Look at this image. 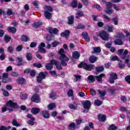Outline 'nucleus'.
I'll use <instances>...</instances> for the list:
<instances>
[{
	"label": "nucleus",
	"instance_id": "nucleus-27",
	"mask_svg": "<svg viewBox=\"0 0 130 130\" xmlns=\"http://www.w3.org/2000/svg\"><path fill=\"white\" fill-rule=\"evenodd\" d=\"M8 30L9 31V32H11V33H16V32L17 31V29H16V28H15L14 27H11V26H9L8 27Z\"/></svg>",
	"mask_w": 130,
	"mask_h": 130
},
{
	"label": "nucleus",
	"instance_id": "nucleus-26",
	"mask_svg": "<svg viewBox=\"0 0 130 130\" xmlns=\"http://www.w3.org/2000/svg\"><path fill=\"white\" fill-rule=\"evenodd\" d=\"M45 68L46 70H48V71H51L52 69H53V66H52L51 63H49L46 64Z\"/></svg>",
	"mask_w": 130,
	"mask_h": 130
},
{
	"label": "nucleus",
	"instance_id": "nucleus-60",
	"mask_svg": "<svg viewBox=\"0 0 130 130\" xmlns=\"http://www.w3.org/2000/svg\"><path fill=\"white\" fill-rule=\"evenodd\" d=\"M30 75L31 77H32V78H34V77H35L36 75V72H35V70H31Z\"/></svg>",
	"mask_w": 130,
	"mask_h": 130
},
{
	"label": "nucleus",
	"instance_id": "nucleus-30",
	"mask_svg": "<svg viewBox=\"0 0 130 130\" xmlns=\"http://www.w3.org/2000/svg\"><path fill=\"white\" fill-rule=\"evenodd\" d=\"M69 129L70 130H75L76 129V124L75 123H72L69 125L68 127Z\"/></svg>",
	"mask_w": 130,
	"mask_h": 130
},
{
	"label": "nucleus",
	"instance_id": "nucleus-48",
	"mask_svg": "<svg viewBox=\"0 0 130 130\" xmlns=\"http://www.w3.org/2000/svg\"><path fill=\"white\" fill-rule=\"evenodd\" d=\"M7 16H12V15H14L13 13V11L11 9H8L7 11Z\"/></svg>",
	"mask_w": 130,
	"mask_h": 130
},
{
	"label": "nucleus",
	"instance_id": "nucleus-57",
	"mask_svg": "<svg viewBox=\"0 0 130 130\" xmlns=\"http://www.w3.org/2000/svg\"><path fill=\"white\" fill-rule=\"evenodd\" d=\"M9 129H11V126H10L8 127L2 126L0 128V130H9Z\"/></svg>",
	"mask_w": 130,
	"mask_h": 130
},
{
	"label": "nucleus",
	"instance_id": "nucleus-49",
	"mask_svg": "<svg viewBox=\"0 0 130 130\" xmlns=\"http://www.w3.org/2000/svg\"><path fill=\"white\" fill-rule=\"evenodd\" d=\"M117 36L118 38H119V39H124V35H123V34H122V33H118Z\"/></svg>",
	"mask_w": 130,
	"mask_h": 130
},
{
	"label": "nucleus",
	"instance_id": "nucleus-44",
	"mask_svg": "<svg viewBox=\"0 0 130 130\" xmlns=\"http://www.w3.org/2000/svg\"><path fill=\"white\" fill-rule=\"evenodd\" d=\"M94 104L95 105H96V106H100V105L102 104V102L99 100H96L94 101Z\"/></svg>",
	"mask_w": 130,
	"mask_h": 130
},
{
	"label": "nucleus",
	"instance_id": "nucleus-11",
	"mask_svg": "<svg viewBox=\"0 0 130 130\" xmlns=\"http://www.w3.org/2000/svg\"><path fill=\"white\" fill-rule=\"evenodd\" d=\"M16 62H17V67H21V66H24V64L23 63L22 57H17L16 58Z\"/></svg>",
	"mask_w": 130,
	"mask_h": 130
},
{
	"label": "nucleus",
	"instance_id": "nucleus-2",
	"mask_svg": "<svg viewBox=\"0 0 130 130\" xmlns=\"http://www.w3.org/2000/svg\"><path fill=\"white\" fill-rule=\"evenodd\" d=\"M45 10H46L44 12V16L46 19L50 20L51 19V16H52V13L51 12L53 11V8L49 6H45Z\"/></svg>",
	"mask_w": 130,
	"mask_h": 130
},
{
	"label": "nucleus",
	"instance_id": "nucleus-59",
	"mask_svg": "<svg viewBox=\"0 0 130 130\" xmlns=\"http://www.w3.org/2000/svg\"><path fill=\"white\" fill-rule=\"evenodd\" d=\"M112 21L115 25H118V19L117 18H112Z\"/></svg>",
	"mask_w": 130,
	"mask_h": 130
},
{
	"label": "nucleus",
	"instance_id": "nucleus-50",
	"mask_svg": "<svg viewBox=\"0 0 130 130\" xmlns=\"http://www.w3.org/2000/svg\"><path fill=\"white\" fill-rule=\"evenodd\" d=\"M33 66L36 68H38L39 69H40V68H42V64L40 63H34L33 64Z\"/></svg>",
	"mask_w": 130,
	"mask_h": 130
},
{
	"label": "nucleus",
	"instance_id": "nucleus-41",
	"mask_svg": "<svg viewBox=\"0 0 130 130\" xmlns=\"http://www.w3.org/2000/svg\"><path fill=\"white\" fill-rule=\"evenodd\" d=\"M49 97L51 99H55L56 98V93L55 92H52L49 94Z\"/></svg>",
	"mask_w": 130,
	"mask_h": 130
},
{
	"label": "nucleus",
	"instance_id": "nucleus-3",
	"mask_svg": "<svg viewBox=\"0 0 130 130\" xmlns=\"http://www.w3.org/2000/svg\"><path fill=\"white\" fill-rule=\"evenodd\" d=\"M9 107H12V108H18V104L13 102L12 100L9 101L7 105L2 108V112H6L8 110Z\"/></svg>",
	"mask_w": 130,
	"mask_h": 130
},
{
	"label": "nucleus",
	"instance_id": "nucleus-1",
	"mask_svg": "<svg viewBox=\"0 0 130 130\" xmlns=\"http://www.w3.org/2000/svg\"><path fill=\"white\" fill-rule=\"evenodd\" d=\"M78 68L80 69L83 68L84 70L85 71H87L88 72H91L92 70H94V64H87V63H85L84 62H81L79 65Z\"/></svg>",
	"mask_w": 130,
	"mask_h": 130
},
{
	"label": "nucleus",
	"instance_id": "nucleus-38",
	"mask_svg": "<svg viewBox=\"0 0 130 130\" xmlns=\"http://www.w3.org/2000/svg\"><path fill=\"white\" fill-rule=\"evenodd\" d=\"M105 12L108 15H112V14H113V10H112V9H109L108 8H107L105 10Z\"/></svg>",
	"mask_w": 130,
	"mask_h": 130
},
{
	"label": "nucleus",
	"instance_id": "nucleus-17",
	"mask_svg": "<svg viewBox=\"0 0 130 130\" xmlns=\"http://www.w3.org/2000/svg\"><path fill=\"white\" fill-rule=\"evenodd\" d=\"M87 82L89 84H91V83H94V82H95V77L92 75H90L87 77Z\"/></svg>",
	"mask_w": 130,
	"mask_h": 130
},
{
	"label": "nucleus",
	"instance_id": "nucleus-32",
	"mask_svg": "<svg viewBox=\"0 0 130 130\" xmlns=\"http://www.w3.org/2000/svg\"><path fill=\"white\" fill-rule=\"evenodd\" d=\"M56 106L55 105V104H54V103L50 104L48 106V109H49V110H52V109H53V108H55Z\"/></svg>",
	"mask_w": 130,
	"mask_h": 130
},
{
	"label": "nucleus",
	"instance_id": "nucleus-20",
	"mask_svg": "<svg viewBox=\"0 0 130 130\" xmlns=\"http://www.w3.org/2000/svg\"><path fill=\"white\" fill-rule=\"evenodd\" d=\"M41 26H42V22H35L32 25V27L36 28H40V27H41Z\"/></svg>",
	"mask_w": 130,
	"mask_h": 130
},
{
	"label": "nucleus",
	"instance_id": "nucleus-23",
	"mask_svg": "<svg viewBox=\"0 0 130 130\" xmlns=\"http://www.w3.org/2000/svg\"><path fill=\"white\" fill-rule=\"evenodd\" d=\"M17 83L21 85H25L26 84V80L23 78H20L17 79Z\"/></svg>",
	"mask_w": 130,
	"mask_h": 130
},
{
	"label": "nucleus",
	"instance_id": "nucleus-45",
	"mask_svg": "<svg viewBox=\"0 0 130 130\" xmlns=\"http://www.w3.org/2000/svg\"><path fill=\"white\" fill-rule=\"evenodd\" d=\"M11 39H12V38H11V37H8L7 35L5 36V40L6 43H8V42H10V41H11Z\"/></svg>",
	"mask_w": 130,
	"mask_h": 130
},
{
	"label": "nucleus",
	"instance_id": "nucleus-24",
	"mask_svg": "<svg viewBox=\"0 0 130 130\" xmlns=\"http://www.w3.org/2000/svg\"><path fill=\"white\" fill-rule=\"evenodd\" d=\"M84 17V12L81 11H77L75 18L76 19H80V17Z\"/></svg>",
	"mask_w": 130,
	"mask_h": 130
},
{
	"label": "nucleus",
	"instance_id": "nucleus-8",
	"mask_svg": "<svg viewBox=\"0 0 130 130\" xmlns=\"http://www.w3.org/2000/svg\"><path fill=\"white\" fill-rule=\"evenodd\" d=\"M108 36H109V34H107L105 31H103L100 34V37L105 41H108L109 40Z\"/></svg>",
	"mask_w": 130,
	"mask_h": 130
},
{
	"label": "nucleus",
	"instance_id": "nucleus-58",
	"mask_svg": "<svg viewBox=\"0 0 130 130\" xmlns=\"http://www.w3.org/2000/svg\"><path fill=\"white\" fill-rule=\"evenodd\" d=\"M74 93V91L73 89H70L68 92V95L69 97H72L73 96V94Z\"/></svg>",
	"mask_w": 130,
	"mask_h": 130
},
{
	"label": "nucleus",
	"instance_id": "nucleus-64",
	"mask_svg": "<svg viewBox=\"0 0 130 130\" xmlns=\"http://www.w3.org/2000/svg\"><path fill=\"white\" fill-rule=\"evenodd\" d=\"M112 45V42H108L105 45V46H106L107 48H110Z\"/></svg>",
	"mask_w": 130,
	"mask_h": 130
},
{
	"label": "nucleus",
	"instance_id": "nucleus-13",
	"mask_svg": "<svg viewBox=\"0 0 130 130\" xmlns=\"http://www.w3.org/2000/svg\"><path fill=\"white\" fill-rule=\"evenodd\" d=\"M31 112L32 114L36 115L40 112V109L38 108H32L31 110Z\"/></svg>",
	"mask_w": 130,
	"mask_h": 130
},
{
	"label": "nucleus",
	"instance_id": "nucleus-46",
	"mask_svg": "<svg viewBox=\"0 0 130 130\" xmlns=\"http://www.w3.org/2000/svg\"><path fill=\"white\" fill-rule=\"evenodd\" d=\"M69 106L70 109H74V110L78 109V107L73 104H71Z\"/></svg>",
	"mask_w": 130,
	"mask_h": 130
},
{
	"label": "nucleus",
	"instance_id": "nucleus-53",
	"mask_svg": "<svg viewBox=\"0 0 130 130\" xmlns=\"http://www.w3.org/2000/svg\"><path fill=\"white\" fill-rule=\"evenodd\" d=\"M2 90L4 92H3L4 96H9L10 94L9 93V91L5 90V89L4 88H2Z\"/></svg>",
	"mask_w": 130,
	"mask_h": 130
},
{
	"label": "nucleus",
	"instance_id": "nucleus-52",
	"mask_svg": "<svg viewBox=\"0 0 130 130\" xmlns=\"http://www.w3.org/2000/svg\"><path fill=\"white\" fill-rule=\"evenodd\" d=\"M38 49L39 51H40V52H41V53H45V52H46V50H45V49H44V48L39 47Z\"/></svg>",
	"mask_w": 130,
	"mask_h": 130
},
{
	"label": "nucleus",
	"instance_id": "nucleus-5",
	"mask_svg": "<svg viewBox=\"0 0 130 130\" xmlns=\"http://www.w3.org/2000/svg\"><path fill=\"white\" fill-rule=\"evenodd\" d=\"M48 75V73L47 72H40L37 78L38 83H41L42 80H44Z\"/></svg>",
	"mask_w": 130,
	"mask_h": 130
},
{
	"label": "nucleus",
	"instance_id": "nucleus-37",
	"mask_svg": "<svg viewBox=\"0 0 130 130\" xmlns=\"http://www.w3.org/2000/svg\"><path fill=\"white\" fill-rule=\"evenodd\" d=\"M28 97V95L26 93H21L20 95V99H22V100H26Z\"/></svg>",
	"mask_w": 130,
	"mask_h": 130
},
{
	"label": "nucleus",
	"instance_id": "nucleus-62",
	"mask_svg": "<svg viewBox=\"0 0 130 130\" xmlns=\"http://www.w3.org/2000/svg\"><path fill=\"white\" fill-rule=\"evenodd\" d=\"M71 7H72V8H77V7H78V5H77V1H73L71 3Z\"/></svg>",
	"mask_w": 130,
	"mask_h": 130
},
{
	"label": "nucleus",
	"instance_id": "nucleus-40",
	"mask_svg": "<svg viewBox=\"0 0 130 130\" xmlns=\"http://www.w3.org/2000/svg\"><path fill=\"white\" fill-rule=\"evenodd\" d=\"M7 51L10 53H13L14 52V47L12 46H9L7 48Z\"/></svg>",
	"mask_w": 130,
	"mask_h": 130
},
{
	"label": "nucleus",
	"instance_id": "nucleus-18",
	"mask_svg": "<svg viewBox=\"0 0 130 130\" xmlns=\"http://www.w3.org/2000/svg\"><path fill=\"white\" fill-rule=\"evenodd\" d=\"M105 77V74L102 73L100 75L95 76V78H96L98 82H99L100 83L102 82V77Z\"/></svg>",
	"mask_w": 130,
	"mask_h": 130
},
{
	"label": "nucleus",
	"instance_id": "nucleus-25",
	"mask_svg": "<svg viewBox=\"0 0 130 130\" xmlns=\"http://www.w3.org/2000/svg\"><path fill=\"white\" fill-rule=\"evenodd\" d=\"M98 118L100 121H105V120H106V116L103 114H100L98 116Z\"/></svg>",
	"mask_w": 130,
	"mask_h": 130
},
{
	"label": "nucleus",
	"instance_id": "nucleus-6",
	"mask_svg": "<svg viewBox=\"0 0 130 130\" xmlns=\"http://www.w3.org/2000/svg\"><path fill=\"white\" fill-rule=\"evenodd\" d=\"M128 51L127 50H125L122 54L121 58L125 60V63H128L129 62L130 55H127Z\"/></svg>",
	"mask_w": 130,
	"mask_h": 130
},
{
	"label": "nucleus",
	"instance_id": "nucleus-63",
	"mask_svg": "<svg viewBox=\"0 0 130 130\" xmlns=\"http://www.w3.org/2000/svg\"><path fill=\"white\" fill-rule=\"evenodd\" d=\"M125 81L130 84V75H127L125 77Z\"/></svg>",
	"mask_w": 130,
	"mask_h": 130
},
{
	"label": "nucleus",
	"instance_id": "nucleus-36",
	"mask_svg": "<svg viewBox=\"0 0 130 130\" xmlns=\"http://www.w3.org/2000/svg\"><path fill=\"white\" fill-rule=\"evenodd\" d=\"M21 40L24 42H27V41H29V38H28V37L25 35H22L21 36Z\"/></svg>",
	"mask_w": 130,
	"mask_h": 130
},
{
	"label": "nucleus",
	"instance_id": "nucleus-19",
	"mask_svg": "<svg viewBox=\"0 0 130 130\" xmlns=\"http://www.w3.org/2000/svg\"><path fill=\"white\" fill-rule=\"evenodd\" d=\"M42 114L44 118H48L50 116V115L49 114V113H48V112L46 110L42 111Z\"/></svg>",
	"mask_w": 130,
	"mask_h": 130
},
{
	"label": "nucleus",
	"instance_id": "nucleus-16",
	"mask_svg": "<svg viewBox=\"0 0 130 130\" xmlns=\"http://www.w3.org/2000/svg\"><path fill=\"white\" fill-rule=\"evenodd\" d=\"M72 57L75 59H79V58H80V53H79V52L77 51L73 52L72 53Z\"/></svg>",
	"mask_w": 130,
	"mask_h": 130
},
{
	"label": "nucleus",
	"instance_id": "nucleus-12",
	"mask_svg": "<svg viewBox=\"0 0 130 130\" xmlns=\"http://www.w3.org/2000/svg\"><path fill=\"white\" fill-rule=\"evenodd\" d=\"M70 33H71L70 31L69 30H66L64 32L60 34V36H61V37H65V38H68L70 36Z\"/></svg>",
	"mask_w": 130,
	"mask_h": 130
},
{
	"label": "nucleus",
	"instance_id": "nucleus-29",
	"mask_svg": "<svg viewBox=\"0 0 130 130\" xmlns=\"http://www.w3.org/2000/svg\"><path fill=\"white\" fill-rule=\"evenodd\" d=\"M93 50L92 53H100V52H101V48L100 47H93Z\"/></svg>",
	"mask_w": 130,
	"mask_h": 130
},
{
	"label": "nucleus",
	"instance_id": "nucleus-35",
	"mask_svg": "<svg viewBox=\"0 0 130 130\" xmlns=\"http://www.w3.org/2000/svg\"><path fill=\"white\" fill-rule=\"evenodd\" d=\"M32 55L31 53H26V57L27 60H32Z\"/></svg>",
	"mask_w": 130,
	"mask_h": 130
},
{
	"label": "nucleus",
	"instance_id": "nucleus-28",
	"mask_svg": "<svg viewBox=\"0 0 130 130\" xmlns=\"http://www.w3.org/2000/svg\"><path fill=\"white\" fill-rule=\"evenodd\" d=\"M105 30H107L108 32H113V27L112 26H109V25L107 24L105 26Z\"/></svg>",
	"mask_w": 130,
	"mask_h": 130
},
{
	"label": "nucleus",
	"instance_id": "nucleus-51",
	"mask_svg": "<svg viewBox=\"0 0 130 130\" xmlns=\"http://www.w3.org/2000/svg\"><path fill=\"white\" fill-rule=\"evenodd\" d=\"M50 63H51L52 66H53V64L56 66L58 63V61L55 59H52L50 60Z\"/></svg>",
	"mask_w": 130,
	"mask_h": 130
},
{
	"label": "nucleus",
	"instance_id": "nucleus-31",
	"mask_svg": "<svg viewBox=\"0 0 130 130\" xmlns=\"http://www.w3.org/2000/svg\"><path fill=\"white\" fill-rule=\"evenodd\" d=\"M68 24H69V25H72V24H74V16H71L68 17Z\"/></svg>",
	"mask_w": 130,
	"mask_h": 130
},
{
	"label": "nucleus",
	"instance_id": "nucleus-47",
	"mask_svg": "<svg viewBox=\"0 0 130 130\" xmlns=\"http://www.w3.org/2000/svg\"><path fill=\"white\" fill-rule=\"evenodd\" d=\"M74 77L76 79L75 82H78V81H81V79L82 78V76L81 75H74Z\"/></svg>",
	"mask_w": 130,
	"mask_h": 130
},
{
	"label": "nucleus",
	"instance_id": "nucleus-43",
	"mask_svg": "<svg viewBox=\"0 0 130 130\" xmlns=\"http://www.w3.org/2000/svg\"><path fill=\"white\" fill-rule=\"evenodd\" d=\"M98 92L101 96V97H104V96H105L106 95V91H102V90H98Z\"/></svg>",
	"mask_w": 130,
	"mask_h": 130
},
{
	"label": "nucleus",
	"instance_id": "nucleus-14",
	"mask_svg": "<svg viewBox=\"0 0 130 130\" xmlns=\"http://www.w3.org/2000/svg\"><path fill=\"white\" fill-rule=\"evenodd\" d=\"M82 36L84 37L85 41L89 42L90 41V38L88 36V33L86 31H84L82 33Z\"/></svg>",
	"mask_w": 130,
	"mask_h": 130
},
{
	"label": "nucleus",
	"instance_id": "nucleus-34",
	"mask_svg": "<svg viewBox=\"0 0 130 130\" xmlns=\"http://www.w3.org/2000/svg\"><path fill=\"white\" fill-rule=\"evenodd\" d=\"M12 124L14 126H17V127L20 126V125H21V124L18 123V122L17 121V120H16V119H13V121L12 122Z\"/></svg>",
	"mask_w": 130,
	"mask_h": 130
},
{
	"label": "nucleus",
	"instance_id": "nucleus-4",
	"mask_svg": "<svg viewBox=\"0 0 130 130\" xmlns=\"http://www.w3.org/2000/svg\"><path fill=\"white\" fill-rule=\"evenodd\" d=\"M59 59L61 61V64L62 67H66L68 63H67L66 61H69V60H70V58L68 57V56H67L64 54L60 55Z\"/></svg>",
	"mask_w": 130,
	"mask_h": 130
},
{
	"label": "nucleus",
	"instance_id": "nucleus-22",
	"mask_svg": "<svg viewBox=\"0 0 130 130\" xmlns=\"http://www.w3.org/2000/svg\"><path fill=\"white\" fill-rule=\"evenodd\" d=\"M49 32L51 34H52V33H53V34H57V33H58V29H57V28H50L49 29Z\"/></svg>",
	"mask_w": 130,
	"mask_h": 130
},
{
	"label": "nucleus",
	"instance_id": "nucleus-9",
	"mask_svg": "<svg viewBox=\"0 0 130 130\" xmlns=\"http://www.w3.org/2000/svg\"><path fill=\"white\" fill-rule=\"evenodd\" d=\"M31 100L32 102H35L36 103H39L40 102V98L39 95L37 94H34L31 98Z\"/></svg>",
	"mask_w": 130,
	"mask_h": 130
},
{
	"label": "nucleus",
	"instance_id": "nucleus-56",
	"mask_svg": "<svg viewBox=\"0 0 130 130\" xmlns=\"http://www.w3.org/2000/svg\"><path fill=\"white\" fill-rule=\"evenodd\" d=\"M106 6L107 7V9H111V8H112V4L111 3V2H107L106 4Z\"/></svg>",
	"mask_w": 130,
	"mask_h": 130
},
{
	"label": "nucleus",
	"instance_id": "nucleus-42",
	"mask_svg": "<svg viewBox=\"0 0 130 130\" xmlns=\"http://www.w3.org/2000/svg\"><path fill=\"white\" fill-rule=\"evenodd\" d=\"M86 28V26L85 25L80 23L77 25V29H85Z\"/></svg>",
	"mask_w": 130,
	"mask_h": 130
},
{
	"label": "nucleus",
	"instance_id": "nucleus-33",
	"mask_svg": "<svg viewBox=\"0 0 130 130\" xmlns=\"http://www.w3.org/2000/svg\"><path fill=\"white\" fill-rule=\"evenodd\" d=\"M95 70L99 73H102V72L104 71V67H103V66H101V67H96Z\"/></svg>",
	"mask_w": 130,
	"mask_h": 130
},
{
	"label": "nucleus",
	"instance_id": "nucleus-10",
	"mask_svg": "<svg viewBox=\"0 0 130 130\" xmlns=\"http://www.w3.org/2000/svg\"><path fill=\"white\" fill-rule=\"evenodd\" d=\"M26 116L28 118L31 119V120L27 121V123L30 125H34V120H35V118L33 117L32 115L30 114H28Z\"/></svg>",
	"mask_w": 130,
	"mask_h": 130
},
{
	"label": "nucleus",
	"instance_id": "nucleus-55",
	"mask_svg": "<svg viewBox=\"0 0 130 130\" xmlns=\"http://www.w3.org/2000/svg\"><path fill=\"white\" fill-rule=\"evenodd\" d=\"M49 73L52 77H57V74H56V72L54 71H51L49 72Z\"/></svg>",
	"mask_w": 130,
	"mask_h": 130
},
{
	"label": "nucleus",
	"instance_id": "nucleus-7",
	"mask_svg": "<svg viewBox=\"0 0 130 130\" xmlns=\"http://www.w3.org/2000/svg\"><path fill=\"white\" fill-rule=\"evenodd\" d=\"M83 107L84 110L82 111L83 113H87V112L91 108V103L89 101H86L83 104Z\"/></svg>",
	"mask_w": 130,
	"mask_h": 130
},
{
	"label": "nucleus",
	"instance_id": "nucleus-21",
	"mask_svg": "<svg viewBox=\"0 0 130 130\" xmlns=\"http://www.w3.org/2000/svg\"><path fill=\"white\" fill-rule=\"evenodd\" d=\"M97 59H98V58H97V57L96 56H91L89 57V61L91 63H94V62H95V61H97Z\"/></svg>",
	"mask_w": 130,
	"mask_h": 130
},
{
	"label": "nucleus",
	"instance_id": "nucleus-39",
	"mask_svg": "<svg viewBox=\"0 0 130 130\" xmlns=\"http://www.w3.org/2000/svg\"><path fill=\"white\" fill-rule=\"evenodd\" d=\"M110 76V78H112L114 80H117V74H116V73H111Z\"/></svg>",
	"mask_w": 130,
	"mask_h": 130
},
{
	"label": "nucleus",
	"instance_id": "nucleus-61",
	"mask_svg": "<svg viewBox=\"0 0 130 130\" xmlns=\"http://www.w3.org/2000/svg\"><path fill=\"white\" fill-rule=\"evenodd\" d=\"M116 129H117V127L115 126L113 124L111 125L109 128V130H116Z\"/></svg>",
	"mask_w": 130,
	"mask_h": 130
},
{
	"label": "nucleus",
	"instance_id": "nucleus-15",
	"mask_svg": "<svg viewBox=\"0 0 130 130\" xmlns=\"http://www.w3.org/2000/svg\"><path fill=\"white\" fill-rule=\"evenodd\" d=\"M122 40V39H117L114 42L116 45H123V41Z\"/></svg>",
	"mask_w": 130,
	"mask_h": 130
},
{
	"label": "nucleus",
	"instance_id": "nucleus-54",
	"mask_svg": "<svg viewBox=\"0 0 130 130\" xmlns=\"http://www.w3.org/2000/svg\"><path fill=\"white\" fill-rule=\"evenodd\" d=\"M111 60H117L118 61H119V58H118V56H112L110 57Z\"/></svg>",
	"mask_w": 130,
	"mask_h": 130
}]
</instances>
